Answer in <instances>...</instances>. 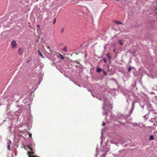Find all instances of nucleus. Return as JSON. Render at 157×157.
Returning a JSON list of instances; mask_svg holds the SVG:
<instances>
[{
  "label": "nucleus",
  "instance_id": "2",
  "mask_svg": "<svg viewBox=\"0 0 157 157\" xmlns=\"http://www.w3.org/2000/svg\"><path fill=\"white\" fill-rule=\"evenodd\" d=\"M35 145V144H34V142L31 141V142L29 144V145H28L25 146L24 147L25 148L26 147V148H28L31 151H33L34 150L33 149L32 147L34 146Z\"/></svg>",
  "mask_w": 157,
  "mask_h": 157
},
{
  "label": "nucleus",
  "instance_id": "9",
  "mask_svg": "<svg viewBox=\"0 0 157 157\" xmlns=\"http://www.w3.org/2000/svg\"><path fill=\"white\" fill-rule=\"evenodd\" d=\"M7 148L9 150H10V145H11L12 143L10 140H8V142H7Z\"/></svg>",
  "mask_w": 157,
  "mask_h": 157
},
{
  "label": "nucleus",
  "instance_id": "14",
  "mask_svg": "<svg viewBox=\"0 0 157 157\" xmlns=\"http://www.w3.org/2000/svg\"><path fill=\"white\" fill-rule=\"evenodd\" d=\"M106 56L108 58L109 60V61H110L111 59V56L110 55V54L109 53H107L106 54Z\"/></svg>",
  "mask_w": 157,
  "mask_h": 157
},
{
  "label": "nucleus",
  "instance_id": "17",
  "mask_svg": "<svg viewBox=\"0 0 157 157\" xmlns=\"http://www.w3.org/2000/svg\"><path fill=\"white\" fill-rule=\"evenodd\" d=\"M38 52L39 55H40V56H41V57L42 58L44 57L42 53L39 50H38Z\"/></svg>",
  "mask_w": 157,
  "mask_h": 157
},
{
  "label": "nucleus",
  "instance_id": "27",
  "mask_svg": "<svg viewBox=\"0 0 157 157\" xmlns=\"http://www.w3.org/2000/svg\"><path fill=\"white\" fill-rule=\"evenodd\" d=\"M102 71V70L101 68H99V73L101 72Z\"/></svg>",
  "mask_w": 157,
  "mask_h": 157
},
{
  "label": "nucleus",
  "instance_id": "23",
  "mask_svg": "<svg viewBox=\"0 0 157 157\" xmlns=\"http://www.w3.org/2000/svg\"><path fill=\"white\" fill-rule=\"evenodd\" d=\"M26 132L29 135V136L30 137H31L32 136V134L31 133H30L29 132L26 131Z\"/></svg>",
  "mask_w": 157,
  "mask_h": 157
},
{
  "label": "nucleus",
  "instance_id": "30",
  "mask_svg": "<svg viewBox=\"0 0 157 157\" xmlns=\"http://www.w3.org/2000/svg\"><path fill=\"white\" fill-rule=\"evenodd\" d=\"M96 72H98V66L96 67Z\"/></svg>",
  "mask_w": 157,
  "mask_h": 157
},
{
  "label": "nucleus",
  "instance_id": "26",
  "mask_svg": "<svg viewBox=\"0 0 157 157\" xmlns=\"http://www.w3.org/2000/svg\"><path fill=\"white\" fill-rule=\"evenodd\" d=\"M24 96V94L21 95L20 96V98H23Z\"/></svg>",
  "mask_w": 157,
  "mask_h": 157
},
{
  "label": "nucleus",
  "instance_id": "43",
  "mask_svg": "<svg viewBox=\"0 0 157 157\" xmlns=\"http://www.w3.org/2000/svg\"><path fill=\"white\" fill-rule=\"evenodd\" d=\"M88 91H90V90H88Z\"/></svg>",
  "mask_w": 157,
  "mask_h": 157
},
{
  "label": "nucleus",
  "instance_id": "7",
  "mask_svg": "<svg viewBox=\"0 0 157 157\" xmlns=\"http://www.w3.org/2000/svg\"><path fill=\"white\" fill-rule=\"evenodd\" d=\"M70 63H71V64L72 65V66H75L74 63H76L79 64H80V63L78 62V61H76V60L74 61L73 60H71L70 61Z\"/></svg>",
  "mask_w": 157,
  "mask_h": 157
},
{
  "label": "nucleus",
  "instance_id": "10",
  "mask_svg": "<svg viewBox=\"0 0 157 157\" xmlns=\"http://www.w3.org/2000/svg\"><path fill=\"white\" fill-rule=\"evenodd\" d=\"M23 49L22 48H20L18 50L19 54L20 55H21L23 54Z\"/></svg>",
  "mask_w": 157,
  "mask_h": 157
},
{
  "label": "nucleus",
  "instance_id": "33",
  "mask_svg": "<svg viewBox=\"0 0 157 157\" xmlns=\"http://www.w3.org/2000/svg\"><path fill=\"white\" fill-rule=\"evenodd\" d=\"M75 67H76V68H78L79 67V66L78 65H75Z\"/></svg>",
  "mask_w": 157,
  "mask_h": 157
},
{
  "label": "nucleus",
  "instance_id": "42",
  "mask_svg": "<svg viewBox=\"0 0 157 157\" xmlns=\"http://www.w3.org/2000/svg\"><path fill=\"white\" fill-rule=\"evenodd\" d=\"M74 82L75 84L76 85V83H75V82Z\"/></svg>",
  "mask_w": 157,
  "mask_h": 157
},
{
  "label": "nucleus",
  "instance_id": "22",
  "mask_svg": "<svg viewBox=\"0 0 157 157\" xmlns=\"http://www.w3.org/2000/svg\"><path fill=\"white\" fill-rule=\"evenodd\" d=\"M138 125V124L137 123H133L132 124V126L134 127L137 126Z\"/></svg>",
  "mask_w": 157,
  "mask_h": 157
},
{
  "label": "nucleus",
  "instance_id": "15",
  "mask_svg": "<svg viewBox=\"0 0 157 157\" xmlns=\"http://www.w3.org/2000/svg\"><path fill=\"white\" fill-rule=\"evenodd\" d=\"M114 22L117 25H119V24H123H123L120 21L114 20Z\"/></svg>",
  "mask_w": 157,
  "mask_h": 157
},
{
  "label": "nucleus",
  "instance_id": "36",
  "mask_svg": "<svg viewBox=\"0 0 157 157\" xmlns=\"http://www.w3.org/2000/svg\"><path fill=\"white\" fill-rule=\"evenodd\" d=\"M104 109H106V107L105 105H105H104Z\"/></svg>",
  "mask_w": 157,
  "mask_h": 157
},
{
  "label": "nucleus",
  "instance_id": "3",
  "mask_svg": "<svg viewBox=\"0 0 157 157\" xmlns=\"http://www.w3.org/2000/svg\"><path fill=\"white\" fill-rule=\"evenodd\" d=\"M32 116H30L28 119L27 121L26 122V124H31L32 122Z\"/></svg>",
  "mask_w": 157,
  "mask_h": 157
},
{
  "label": "nucleus",
  "instance_id": "19",
  "mask_svg": "<svg viewBox=\"0 0 157 157\" xmlns=\"http://www.w3.org/2000/svg\"><path fill=\"white\" fill-rule=\"evenodd\" d=\"M154 137L153 135H151L149 139L150 140H154Z\"/></svg>",
  "mask_w": 157,
  "mask_h": 157
},
{
  "label": "nucleus",
  "instance_id": "21",
  "mask_svg": "<svg viewBox=\"0 0 157 157\" xmlns=\"http://www.w3.org/2000/svg\"><path fill=\"white\" fill-rule=\"evenodd\" d=\"M98 146H97L96 148V151L97 152V153L95 154V157H97V155H98Z\"/></svg>",
  "mask_w": 157,
  "mask_h": 157
},
{
  "label": "nucleus",
  "instance_id": "8",
  "mask_svg": "<svg viewBox=\"0 0 157 157\" xmlns=\"http://www.w3.org/2000/svg\"><path fill=\"white\" fill-rule=\"evenodd\" d=\"M70 63H71V64L72 65V66H75L74 63H76L79 64H80V63L78 62V61H76V60L74 61L73 60H71L70 61Z\"/></svg>",
  "mask_w": 157,
  "mask_h": 157
},
{
  "label": "nucleus",
  "instance_id": "25",
  "mask_svg": "<svg viewBox=\"0 0 157 157\" xmlns=\"http://www.w3.org/2000/svg\"><path fill=\"white\" fill-rule=\"evenodd\" d=\"M31 104V103L30 104H27V105L28 106L29 108V109H30V107H31V106H30Z\"/></svg>",
  "mask_w": 157,
  "mask_h": 157
},
{
  "label": "nucleus",
  "instance_id": "46",
  "mask_svg": "<svg viewBox=\"0 0 157 157\" xmlns=\"http://www.w3.org/2000/svg\"><path fill=\"white\" fill-rule=\"evenodd\" d=\"M39 0H36L37 1H38Z\"/></svg>",
  "mask_w": 157,
  "mask_h": 157
},
{
  "label": "nucleus",
  "instance_id": "45",
  "mask_svg": "<svg viewBox=\"0 0 157 157\" xmlns=\"http://www.w3.org/2000/svg\"><path fill=\"white\" fill-rule=\"evenodd\" d=\"M115 50H114V51H113V52H115Z\"/></svg>",
  "mask_w": 157,
  "mask_h": 157
},
{
  "label": "nucleus",
  "instance_id": "35",
  "mask_svg": "<svg viewBox=\"0 0 157 157\" xmlns=\"http://www.w3.org/2000/svg\"><path fill=\"white\" fill-rule=\"evenodd\" d=\"M40 27V25H38L36 26L37 28V27Z\"/></svg>",
  "mask_w": 157,
  "mask_h": 157
},
{
  "label": "nucleus",
  "instance_id": "40",
  "mask_svg": "<svg viewBox=\"0 0 157 157\" xmlns=\"http://www.w3.org/2000/svg\"><path fill=\"white\" fill-rule=\"evenodd\" d=\"M77 85L79 86V87H81V85L79 84H78Z\"/></svg>",
  "mask_w": 157,
  "mask_h": 157
},
{
  "label": "nucleus",
  "instance_id": "34",
  "mask_svg": "<svg viewBox=\"0 0 157 157\" xmlns=\"http://www.w3.org/2000/svg\"><path fill=\"white\" fill-rule=\"evenodd\" d=\"M43 68V67H42L41 65L40 66V69H41Z\"/></svg>",
  "mask_w": 157,
  "mask_h": 157
},
{
  "label": "nucleus",
  "instance_id": "1",
  "mask_svg": "<svg viewBox=\"0 0 157 157\" xmlns=\"http://www.w3.org/2000/svg\"><path fill=\"white\" fill-rule=\"evenodd\" d=\"M20 99L17 100L16 101V106L17 108H20L14 112V116L17 117V120L19 118V116L21 115V113L22 112V110L24 109L22 105L19 102Z\"/></svg>",
  "mask_w": 157,
  "mask_h": 157
},
{
  "label": "nucleus",
  "instance_id": "24",
  "mask_svg": "<svg viewBox=\"0 0 157 157\" xmlns=\"http://www.w3.org/2000/svg\"><path fill=\"white\" fill-rule=\"evenodd\" d=\"M132 70V68L131 67H129L128 68V72H130Z\"/></svg>",
  "mask_w": 157,
  "mask_h": 157
},
{
  "label": "nucleus",
  "instance_id": "31",
  "mask_svg": "<svg viewBox=\"0 0 157 157\" xmlns=\"http://www.w3.org/2000/svg\"><path fill=\"white\" fill-rule=\"evenodd\" d=\"M106 108L111 109V108H112V107H111V105H108V107H107Z\"/></svg>",
  "mask_w": 157,
  "mask_h": 157
},
{
  "label": "nucleus",
  "instance_id": "18",
  "mask_svg": "<svg viewBox=\"0 0 157 157\" xmlns=\"http://www.w3.org/2000/svg\"><path fill=\"white\" fill-rule=\"evenodd\" d=\"M63 51H65L66 52H67V46H66L62 50Z\"/></svg>",
  "mask_w": 157,
  "mask_h": 157
},
{
  "label": "nucleus",
  "instance_id": "28",
  "mask_svg": "<svg viewBox=\"0 0 157 157\" xmlns=\"http://www.w3.org/2000/svg\"><path fill=\"white\" fill-rule=\"evenodd\" d=\"M56 22V18H55L53 22V24H55Z\"/></svg>",
  "mask_w": 157,
  "mask_h": 157
},
{
  "label": "nucleus",
  "instance_id": "13",
  "mask_svg": "<svg viewBox=\"0 0 157 157\" xmlns=\"http://www.w3.org/2000/svg\"><path fill=\"white\" fill-rule=\"evenodd\" d=\"M91 93L92 95L94 97H95L96 98H97L98 97V95L97 94H96L94 93H93L91 92Z\"/></svg>",
  "mask_w": 157,
  "mask_h": 157
},
{
  "label": "nucleus",
  "instance_id": "11",
  "mask_svg": "<svg viewBox=\"0 0 157 157\" xmlns=\"http://www.w3.org/2000/svg\"><path fill=\"white\" fill-rule=\"evenodd\" d=\"M34 154V152H28V155H29V157H36L37 156H31V155H33Z\"/></svg>",
  "mask_w": 157,
  "mask_h": 157
},
{
  "label": "nucleus",
  "instance_id": "16",
  "mask_svg": "<svg viewBox=\"0 0 157 157\" xmlns=\"http://www.w3.org/2000/svg\"><path fill=\"white\" fill-rule=\"evenodd\" d=\"M118 42L119 44L121 45V46H123V41L121 40H118Z\"/></svg>",
  "mask_w": 157,
  "mask_h": 157
},
{
  "label": "nucleus",
  "instance_id": "4",
  "mask_svg": "<svg viewBox=\"0 0 157 157\" xmlns=\"http://www.w3.org/2000/svg\"><path fill=\"white\" fill-rule=\"evenodd\" d=\"M23 135L21 134L20 133H18V139L20 140L21 137L23 138L24 140H25V137L26 136V134H23Z\"/></svg>",
  "mask_w": 157,
  "mask_h": 157
},
{
  "label": "nucleus",
  "instance_id": "12",
  "mask_svg": "<svg viewBox=\"0 0 157 157\" xmlns=\"http://www.w3.org/2000/svg\"><path fill=\"white\" fill-rule=\"evenodd\" d=\"M27 97L25 98V99L23 101V102L25 104L27 103L28 101H30L29 99L28 98V96L27 95Z\"/></svg>",
  "mask_w": 157,
  "mask_h": 157
},
{
  "label": "nucleus",
  "instance_id": "20",
  "mask_svg": "<svg viewBox=\"0 0 157 157\" xmlns=\"http://www.w3.org/2000/svg\"><path fill=\"white\" fill-rule=\"evenodd\" d=\"M59 56L61 59H64V57L61 54H59Z\"/></svg>",
  "mask_w": 157,
  "mask_h": 157
},
{
  "label": "nucleus",
  "instance_id": "29",
  "mask_svg": "<svg viewBox=\"0 0 157 157\" xmlns=\"http://www.w3.org/2000/svg\"><path fill=\"white\" fill-rule=\"evenodd\" d=\"M103 74L105 75H107V73L104 71H103Z\"/></svg>",
  "mask_w": 157,
  "mask_h": 157
},
{
  "label": "nucleus",
  "instance_id": "32",
  "mask_svg": "<svg viewBox=\"0 0 157 157\" xmlns=\"http://www.w3.org/2000/svg\"><path fill=\"white\" fill-rule=\"evenodd\" d=\"M103 60L105 63H106V60L105 59H103Z\"/></svg>",
  "mask_w": 157,
  "mask_h": 157
},
{
  "label": "nucleus",
  "instance_id": "39",
  "mask_svg": "<svg viewBox=\"0 0 157 157\" xmlns=\"http://www.w3.org/2000/svg\"><path fill=\"white\" fill-rule=\"evenodd\" d=\"M155 13L156 14H157V9H156L155 10Z\"/></svg>",
  "mask_w": 157,
  "mask_h": 157
},
{
  "label": "nucleus",
  "instance_id": "44",
  "mask_svg": "<svg viewBox=\"0 0 157 157\" xmlns=\"http://www.w3.org/2000/svg\"><path fill=\"white\" fill-rule=\"evenodd\" d=\"M40 82H39V84H40Z\"/></svg>",
  "mask_w": 157,
  "mask_h": 157
},
{
  "label": "nucleus",
  "instance_id": "38",
  "mask_svg": "<svg viewBox=\"0 0 157 157\" xmlns=\"http://www.w3.org/2000/svg\"><path fill=\"white\" fill-rule=\"evenodd\" d=\"M30 61V60H28V61H27L26 62V63H28V62H29Z\"/></svg>",
  "mask_w": 157,
  "mask_h": 157
},
{
  "label": "nucleus",
  "instance_id": "6",
  "mask_svg": "<svg viewBox=\"0 0 157 157\" xmlns=\"http://www.w3.org/2000/svg\"><path fill=\"white\" fill-rule=\"evenodd\" d=\"M26 131H27L25 130V129L22 130L20 128H19L18 130V133H22V134H25L26 132Z\"/></svg>",
  "mask_w": 157,
  "mask_h": 157
},
{
  "label": "nucleus",
  "instance_id": "37",
  "mask_svg": "<svg viewBox=\"0 0 157 157\" xmlns=\"http://www.w3.org/2000/svg\"><path fill=\"white\" fill-rule=\"evenodd\" d=\"M63 30H64V29L63 28L62 29V30L61 31V33H63Z\"/></svg>",
  "mask_w": 157,
  "mask_h": 157
},
{
  "label": "nucleus",
  "instance_id": "5",
  "mask_svg": "<svg viewBox=\"0 0 157 157\" xmlns=\"http://www.w3.org/2000/svg\"><path fill=\"white\" fill-rule=\"evenodd\" d=\"M17 44L16 43V42L15 40H13L11 43V47L13 48H14L16 47Z\"/></svg>",
  "mask_w": 157,
  "mask_h": 157
},
{
  "label": "nucleus",
  "instance_id": "41",
  "mask_svg": "<svg viewBox=\"0 0 157 157\" xmlns=\"http://www.w3.org/2000/svg\"><path fill=\"white\" fill-rule=\"evenodd\" d=\"M105 123H103L102 125H103V126H104V125H105Z\"/></svg>",
  "mask_w": 157,
  "mask_h": 157
}]
</instances>
